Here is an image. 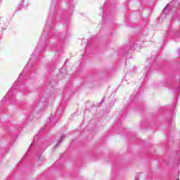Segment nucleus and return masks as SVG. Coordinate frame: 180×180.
I'll return each mask as SVG.
<instances>
[{
  "label": "nucleus",
  "instance_id": "f03ea898",
  "mask_svg": "<svg viewBox=\"0 0 180 180\" xmlns=\"http://www.w3.org/2000/svg\"><path fill=\"white\" fill-rule=\"evenodd\" d=\"M163 15H165V14L162 13V16H163Z\"/></svg>",
  "mask_w": 180,
  "mask_h": 180
},
{
  "label": "nucleus",
  "instance_id": "f257e3e1",
  "mask_svg": "<svg viewBox=\"0 0 180 180\" xmlns=\"http://www.w3.org/2000/svg\"><path fill=\"white\" fill-rule=\"evenodd\" d=\"M169 6H171V4H168L166 8L163 10V15H167V12L169 11Z\"/></svg>",
  "mask_w": 180,
  "mask_h": 180
},
{
  "label": "nucleus",
  "instance_id": "7ed1b4c3",
  "mask_svg": "<svg viewBox=\"0 0 180 180\" xmlns=\"http://www.w3.org/2000/svg\"><path fill=\"white\" fill-rule=\"evenodd\" d=\"M61 140H63V136L60 138Z\"/></svg>",
  "mask_w": 180,
  "mask_h": 180
}]
</instances>
